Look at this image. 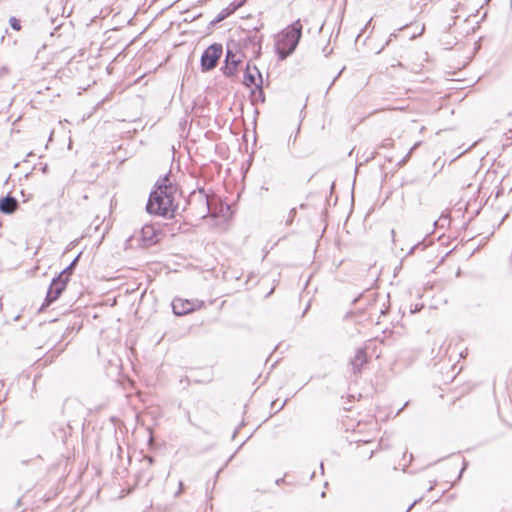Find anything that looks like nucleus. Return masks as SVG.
Masks as SVG:
<instances>
[{"mask_svg":"<svg viewBox=\"0 0 512 512\" xmlns=\"http://www.w3.org/2000/svg\"><path fill=\"white\" fill-rule=\"evenodd\" d=\"M176 192L177 187L170 182L169 178L165 177L158 181L155 190L150 193L146 211L149 214L172 218L177 208Z\"/></svg>","mask_w":512,"mask_h":512,"instance_id":"1","label":"nucleus"},{"mask_svg":"<svg viewBox=\"0 0 512 512\" xmlns=\"http://www.w3.org/2000/svg\"><path fill=\"white\" fill-rule=\"evenodd\" d=\"M302 28L298 19L277 35L275 50L280 60L286 59L295 51L302 36Z\"/></svg>","mask_w":512,"mask_h":512,"instance_id":"2","label":"nucleus"},{"mask_svg":"<svg viewBox=\"0 0 512 512\" xmlns=\"http://www.w3.org/2000/svg\"><path fill=\"white\" fill-rule=\"evenodd\" d=\"M222 53L223 47L221 44L214 43L208 46L201 56L200 63L202 71H210L214 69L218 64Z\"/></svg>","mask_w":512,"mask_h":512,"instance_id":"3","label":"nucleus"},{"mask_svg":"<svg viewBox=\"0 0 512 512\" xmlns=\"http://www.w3.org/2000/svg\"><path fill=\"white\" fill-rule=\"evenodd\" d=\"M68 281L69 280H67L65 273H60L52 280L45 298V305H50L60 297L62 292L65 290Z\"/></svg>","mask_w":512,"mask_h":512,"instance_id":"4","label":"nucleus"},{"mask_svg":"<svg viewBox=\"0 0 512 512\" xmlns=\"http://www.w3.org/2000/svg\"><path fill=\"white\" fill-rule=\"evenodd\" d=\"M141 246L150 247L158 241V232L153 225H145L140 231Z\"/></svg>","mask_w":512,"mask_h":512,"instance_id":"5","label":"nucleus"},{"mask_svg":"<svg viewBox=\"0 0 512 512\" xmlns=\"http://www.w3.org/2000/svg\"><path fill=\"white\" fill-rule=\"evenodd\" d=\"M172 309L175 315H186L196 309V303L190 300L176 298L172 301Z\"/></svg>","mask_w":512,"mask_h":512,"instance_id":"6","label":"nucleus"},{"mask_svg":"<svg viewBox=\"0 0 512 512\" xmlns=\"http://www.w3.org/2000/svg\"><path fill=\"white\" fill-rule=\"evenodd\" d=\"M244 84L248 87H251L252 85H255L259 88L262 87V75L258 68L256 66L251 69L250 65L248 64L244 73Z\"/></svg>","mask_w":512,"mask_h":512,"instance_id":"7","label":"nucleus"},{"mask_svg":"<svg viewBox=\"0 0 512 512\" xmlns=\"http://www.w3.org/2000/svg\"><path fill=\"white\" fill-rule=\"evenodd\" d=\"M19 208L18 200L11 196L6 195L0 198V212L6 215L13 214Z\"/></svg>","mask_w":512,"mask_h":512,"instance_id":"8","label":"nucleus"},{"mask_svg":"<svg viewBox=\"0 0 512 512\" xmlns=\"http://www.w3.org/2000/svg\"><path fill=\"white\" fill-rule=\"evenodd\" d=\"M368 356L365 348L357 349L354 357L350 360L353 373L361 371L362 367L367 363Z\"/></svg>","mask_w":512,"mask_h":512,"instance_id":"9","label":"nucleus"},{"mask_svg":"<svg viewBox=\"0 0 512 512\" xmlns=\"http://www.w3.org/2000/svg\"><path fill=\"white\" fill-rule=\"evenodd\" d=\"M242 60L229 47L227 48L225 63L238 66Z\"/></svg>","mask_w":512,"mask_h":512,"instance_id":"10","label":"nucleus"},{"mask_svg":"<svg viewBox=\"0 0 512 512\" xmlns=\"http://www.w3.org/2000/svg\"><path fill=\"white\" fill-rule=\"evenodd\" d=\"M237 68L238 66L225 63V65L222 67V71L225 76L232 77L235 75Z\"/></svg>","mask_w":512,"mask_h":512,"instance_id":"11","label":"nucleus"},{"mask_svg":"<svg viewBox=\"0 0 512 512\" xmlns=\"http://www.w3.org/2000/svg\"><path fill=\"white\" fill-rule=\"evenodd\" d=\"M80 258V254L70 263V265L65 268L61 273H65L66 277H67V280H69L78 260Z\"/></svg>","mask_w":512,"mask_h":512,"instance_id":"12","label":"nucleus"},{"mask_svg":"<svg viewBox=\"0 0 512 512\" xmlns=\"http://www.w3.org/2000/svg\"><path fill=\"white\" fill-rule=\"evenodd\" d=\"M9 24H10L11 28L14 29V30H16V31H20L21 30L20 20L17 19L16 17H10Z\"/></svg>","mask_w":512,"mask_h":512,"instance_id":"13","label":"nucleus"},{"mask_svg":"<svg viewBox=\"0 0 512 512\" xmlns=\"http://www.w3.org/2000/svg\"><path fill=\"white\" fill-rule=\"evenodd\" d=\"M144 460L147 461L148 466H152L154 464V459L151 456H145Z\"/></svg>","mask_w":512,"mask_h":512,"instance_id":"14","label":"nucleus"},{"mask_svg":"<svg viewBox=\"0 0 512 512\" xmlns=\"http://www.w3.org/2000/svg\"><path fill=\"white\" fill-rule=\"evenodd\" d=\"M382 146L383 147H391L392 146V140L391 139L384 140L383 143H382Z\"/></svg>","mask_w":512,"mask_h":512,"instance_id":"15","label":"nucleus"},{"mask_svg":"<svg viewBox=\"0 0 512 512\" xmlns=\"http://www.w3.org/2000/svg\"><path fill=\"white\" fill-rule=\"evenodd\" d=\"M203 201L206 205V208H207V213L209 212V201H208V197L206 194L203 195Z\"/></svg>","mask_w":512,"mask_h":512,"instance_id":"16","label":"nucleus"},{"mask_svg":"<svg viewBox=\"0 0 512 512\" xmlns=\"http://www.w3.org/2000/svg\"><path fill=\"white\" fill-rule=\"evenodd\" d=\"M179 491L177 492V494L181 493L182 492V489H183V483L182 482H179Z\"/></svg>","mask_w":512,"mask_h":512,"instance_id":"17","label":"nucleus"},{"mask_svg":"<svg viewBox=\"0 0 512 512\" xmlns=\"http://www.w3.org/2000/svg\"><path fill=\"white\" fill-rule=\"evenodd\" d=\"M47 169H48V166H47V165H44V166L42 167V172H43V173H46V172H47Z\"/></svg>","mask_w":512,"mask_h":512,"instance_id":"18","label":"nucleus"},{"mask_svg":"<svg viewBox=\"0 0 512 512\" xmlns=\"http://www.w3.org/2000/svg\"><path fill=\"white\" fill-rule=\"evenodd\" d=\"M413 149H414V147L410 150V152H408L406 158H408L411 155V152H412Z\"/></svg>","mask_w":512,"mask_h":512,"instance_id":"19","label":"nucleus"},{"mask_svg":"<svg viewBox=\"0 0 512 512\" xmlns=\"http://www.w3.org/2000/svg\"><path fill=\"white\" fill-rule=\"evenodd\" d=\"M295 213H296L295 209H292V210L290 211V214H293V215H294Z\"/></svg>","mask_w":512,"mask_h":512,"instance_id":"20","label":"nucleus"},{"mask_svg":"<svg viewBox=\"0 0 512 512\" xmlns=\"http://www.w3.org/2000/svg\"><path fill=\"white\" fill-rule=\"evenodd\" d=\"M423 32H424V26L421 28L419 35H421Z\"/></svg>","mask_w":512,"mask_h":512,"instance_id":"21","label":"nucleus"}]
</instances>
